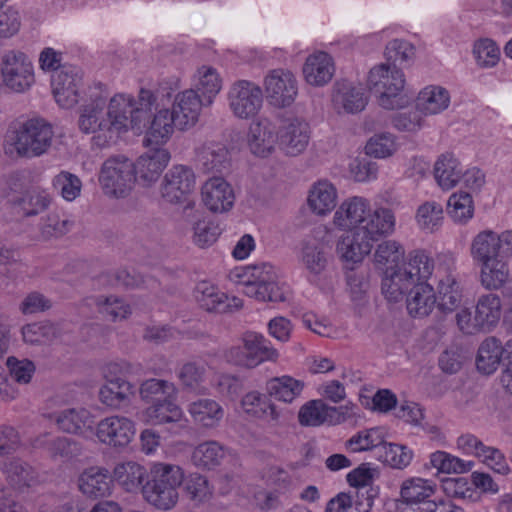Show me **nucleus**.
<instances>
[{
    "label": "nucleus",
    "mask_w": 512,
    "mask_h": 512,
    "mask_svg": "<svg viewBox=\"0 0 512 512\" xmlns=\"http://www.w3.org/2000/svg\"><path fill=\"white\" fill-rule=\"evenodd\" d=\"M95 304L98 312L111 321L125 319L131 313L130 306L117 296L100 295L95 298Z\"/></svg>",
    "instance_id": "864d4df0"
},
{
    "label": "nucleus",
    "mask_w": 512,
    "mask_h": 512,
    "mask_svg": "<svg viewBox=\"0 0 512 512\" xmlns=\"http://www.w3.org/2000/svg\"><path fill=\"white\" fill-rule=\"evenodd\" d=\"M275 142V135L271 124L267 121L253 122L248 133V145L251 152L258 156L271 153Z\"/></svg>",
    "instance_id": "ea45409f"
},
{
    "label": "nucleus",
    "mask_w": 512,
    "mask_h": 512,
    "mask_svg": "<svg viewBox=\"0 0 512 512\" xmlns=\"http://www.w3.org/2000/svg\"><path fill=\"white\" fill-rule=\"evenodd\" d=\"M176 127V120L168 109L159 110L153 117L147 131L148 144H163L172 135Z\"/></svg>",
    "instance_id": "a18cd8bd"
},
{
    "label": "nucleus",
    "mask_w": 512,
    "mask_h": 512,
    "mask_svg": "<svg viewBox=\"0 0 512 512\" xmlns=\"http://www.w3.org/2000/svg\"><path fill=\"white\" fill-rule=\"evenodd\" d=\"M457 445L467 454L480 458L483 463L499 474L509 471L507 461L500 450L486 446L481 440L472 434H465L458 438Z\"/></svg>",
    "instance_id": "6ab92c4d"
},
{
    "label": "nucleus",
    "mask_w": 512,
    "mask_h": 512,
    "mask_svg": "<svg viewBox=\"0 0 512 512\" xmlns=\"http://www.w3.org/2000/svg\"><path fill=\"white\" fill-rule=\"evenodd\" d=\"M372 247L370 242L355 230L339 240L337 253L346 262L358 263L370 253Z\"/></svg>",
    "instance_id": "4c0bfd02"
},
{
    "label": "nucleus",
    "mask_w": 512,
    "mask_h": 512,
    "mask_svg": "<svg viewBox=\"0 0 512 512\" xmlns=\"http://www.w3.org/2000/svg\"><path fill=\"white\" fill-rule=\"evenodd\" d=\"M404 250L395 241H384L378 245L375 252V263L378 265L398 266L403 258Z\"/></svg>",
    "instance_id": "0e129e2a"
},
{
    "label": "nucleus",
    "mask_w": 512,
    "mask_h": 512,
    "mask_svg": "<svg viewBox=\"0 0 512 512\" xmlns=\"http://www.w3.org/2000/svg\"><path fill=\"white\" fill-rule=\"evenodd\" d=\"M332 102L338 112L343 110L346 113L355 114L364 110L368 98L361 86L342 81L334 85Z\"/></svg>",
    "instance_id": "5701e85b"
},
{
    "label": "nucleus",
    "mask_w": 512,
    "mask_h": 512,
    "mask_svg": "<svg viewBox=\"0 0 512 512\" xmlns=\"http://www.w3.org/2000/svg\"><path fill=\"white\" fill-rule=\"evenodd\" d=\"M279 146L289 156L301 154L310 140L309 124L300 118L283 121L278 131Z\"/></svg>",
    "instance_id": "f3484780"
},
{
    "label": "nucleus",
    "mask_w": 512,
    "mask_h": 512,
    "mask_svg": "<svg viewBox=\"0 0 512 512\" xmlns=\"http://www.w3.org/2000/svg\"><path fill=\"white\" fill-rule=\"evenodd\" d=\"M369 203L362 197H352L344 201L334 215V223L341 229L355 231L362 226L368 213Z\"/></svg>",
    "instance_id": "bb28decb"
},
{
    "label": "nucleus",
    "mask_w": 512,
    "mask_h": 512,
    "mask_svg": "<svg viewBox=\"0 0 512 512\" xmlns=\"http://www.w3.org/2000/svg\"><path fill=\"white\" fill-rule=\"evenodd\" d=\"M395 227L393 212L387 208H378L369 212L363 225L356 231L373 246L380 238L391 234Z\"/></svg>",
    "instance_id": "393cba45"
},
{
    "label": "nucleus",
    "mask_w": 512,
    "mask_h": 512,
    "mask_svg": "<svg viewBox=\"0 0 512 512\" xmlns=\"http://www.w3.org/2000/svg\"><path fill=\"white\" fill-rule=\"evenodd\" d=\"M1 72L7 87L23 92L34 82L33 66L28 57L20 51H8L2 56Z\"/></svg>",
    "instance_id": "f8f14e48"
},
{
    "label": "nucleus",
    "mask_w": 512,
    "mask_h": 512,
    "mask_svg": "<svg viewBox=\"0 0 512 512\" xmlns=\"http://www.w3.org/2000/svg\"><path fill=\"white\" fill-rule=\"evenodd\" d=\"M147 476V469L134 461L118 463L113 470L114 480L129 493L141 492L143 494Z\"/></svg>",
    "instance_id": "c756f323"
},
{
    "label": "nucleus",
    "mask_w": 512,
    "mask_h": 512,
    "mask_svg": "<svg viewBox=\"0 0 512 512\" xmlns=\"http://www.w3.org/2000/svg\"><path fill=\"white\" fill-rule=\"evenodd\" d=\"M206 366L203 362H187L179 371V379L182 384L190 390H196L204 381Z\"/></svg>",
    "instance_id": "680f3d73"
},
{
    "label": "nucleus",
    "mask_w": 512,
    "mask_h": 512,
    "mask_svg": "<svg viewBox=\"0 0 512 512\" xmlns=\"http://www.w3.org/2000/svg\"><path fill=\"white\" fill-rule=\"evenodd\" d=\"M54 131L43 118H31L19 124L5 145V154L11 157L35 158L48 152Z\"/></svg>",
    "instance_id": "39448f33"
},
{
    "label": "nucleus",
    "mask_w": 512,
    "mask_h": 512,
    "mask_svg": "<svg viewBox=\"0 0 512 512\" xmlns=\"http://www.w3.org/2000/svg\"><path fill=\"white\" fill-rule=\"evenodd\" d=\"M53 185L60 191L62 197L68 201H72L79 196L82 186L80 179L69 172L58 174L53 180Z\"/></svg>",
    "instance_id": "338daca9"
},
{
    "label": "nucleus",
    "mask_w": 512,
    "mask_h": 512,
    "mask_svg": "<svg viewBox=\"0 0 512 512\" xmlns=\"http://www.w3.org/2000/svg\"><path fill=\"white\" fill-rule=\"evenodd\" d=\"M227 100L233 115L239 119H251L263 104V91L259 85L248 80L234 82L227 93Z\"/></svg>",
    "instance_id": "9d476101"
},
{
    "label": "nucleus",
    "mask_w": 512,
    "mask_h": 512,
    "mask_svg": "<svg viewBox=\"0 0 512 512\" xmlns=\"http://www.w3.org/2000/svg\"><path fill=\"white\" fill-rule=\"evenodd\" d=\"M183 480L184 472L179 465L152 462L143 489V498L158 510H171L178 502V487Z\"/></svg>",
    "instance_id": "20e7f679"
},
{
    "label": "nucleus",
    "mask_w": 512,
    "mask_h": 512,
    "mask_svg": "<svg viewBox=\"0 0 512 512\" xmlns=\"http://www.w3.org/2000/svg\"><path fill=\"white\" fill-rule=\"evenodd\" d=\"M510 351H512V339L507 341L505 346L496 337L486 338L479 346L476 366L477 369L486 375L494 373L500 365L504 354L510 359Z\"/></svg>",
    "instance_id": "b1692460"
},
{
    "label": "nucleus",
    "mask_w": 512,
    "mask_h": 512,
    "mask_svg": "<svg viewBox=\"0 0 512 512\" xmlns=\"http://www.w3.org/2000/svg\"><path fill=\"white\" fill-rule=\"evenodd\" d=\"M434 176L443 190L454 188L462 176L459 161L451 153L441 154L434 165Z\"/></svg>",
    "instance_id": "e433bc0d"
},
{
    "label": "nucleus",
    "mask_w": 512,
    "mask_h": 512,
    "mask_svg": "<svg viewBox=\"0 0 512 512\" xmlns=\"http://www.w3.org/2000/svg\"><path fill=\"white\" fill-rule=\"evenodd\" d=\"M501 300L496 294H485L479 297L473 317V325L481 331H489L500 320Z\"/></svg>",
    "instance_id": "473e14b6"
},
{
    "label": "nucleus",
    "mask_w": 512,
    "mask_h": 512,
    "mask_svg": "<svg viewBox=\"0 0 512 512\" xmlns=\"http://www.w3.org/2000/svg\"><path fill=\"white\" fill-rule=\"evenodd\" d=\"M336 188L327 181H319L310 190L308 205L318 215H325L336 207Z\"/></svg>",
    "instance_id": "37998d69"
},
{
    "label": "nucleus",
    "mask_w": 512,
    "mask_h": 512,
    "mask_svg": "<svg viewBox=\"0 0 512 512\" xmlns=\"http://www.w3.org/2000/svg\"><path fill=\"white\" fill-rule=\"evenodd\" d=\"M443 276L439 275L436 304L437 309L443 314H449L457 310L462 300V290L456 276L450 268L444 270Z\"/></svg>",
    "instance_id": "cd10ccee"
},
{
    "label": "nucleus",
    "mask_w": 512,
    "mask_h": 512,
    "mask_svg": "<svg viewBox=\"0 0 512 512\" xmlns=\"http://www.w3.org/2000/svg\"><path fill=\"white\" fill-rule=\"evenodd\" d=\"M194 296L200 308L207 312L231 313L239 310L243 305L241 299L229 298L208 282H200L195 288Z\"/></svg>",
    "instance_id": "a211bd4d"
},
{
    "label": "nucleus",
    "mask_w": 512,
    "mask_h": 512,
    "mask_svg": "<svg viewBox=\"0 0 512 512\" xmlns=\"http://www.w3.org/2000/svg\"><path fill=\"white\" fill-rule=\"evenodd\" d=\"M243 344H245L246 353H248L251 359L250 365H254V367L264 361H275L279 356L277 350L271 346L270 341L261 334L255 332L245 333Z\"/></svg>",
    "instance_id": "a19ab883"
},
{
    "label": "nucleus",
    "mask_w": 512,
    "mask_h": 512,
    "mask_svg": "<svg viewBox=\"0 0 512 512\" xmlns=\"http://www.w3.org/2000/svg\"><path fill=\"white\" fill-rule=\"evenodd\" d=\"M443 207L436 201H427L421 204L416 212V221L422 230L433 232L443 221Z\"/></svg>",
    "instance_id": "6e6d98bb"
},
{
    "label": "nucleus",
    "mask_w": 512,
    "mask_h": 512,
    "mask_svg": "<svg viewBox=\"0 0 512 512\" xmlns=\"http://www.w3.org/2000/svg\"><path fill=\"white\" fill-rule=\"evenodd\" d=\"M99 182L106 195L127 196L136 182L134 163L123 155L109 157L102 164Z\"/></svg>",
    "instance_id": "6e6552de"
},
{
    "label": "nucleus",
    "mask_w": 512,
    "mask_h": 512,
    "mask_svg": "<svg viewBox=\"0 0 512 512\" xmlns=\"http://www.w3.org/2000/svg\"><path fill=\"white\" fill-rule=\"evenodd\" d=\"M188 412L193 421L204 428L218 426L224 416V410L220 404L208 398L191 402L188 405Z\"/></svg>",
    "instance_id": "c9c22d12"
},
{
    "label": "nucleus",
    "mask_w": 512,
    "mask_h": 512,
    "mask_svg": "<svg viewBox=\"0 0 512 512\" xmlns=\"http://www.w3.org/2000/svg\"><path fill=\"white\" fill-rule=\"evenodd\" d=\"M304 384L290 376L275 377L266 382L265 391L270 398L277 401L291 403L298 397Z\"/></svg>",
    "instance_id": "79ce46f5"
},
{
    "label": "nucleus",
    "mask_w": 512,
    "mask_h": 512,
    "mask_svg": "<svg viewBox=\"0 0 512 512\" xmlns=\"http://www.w3.org/2000/svg\"><path fill=\"white\" fill-rule=\"evenodd\" d=\"M72 222L68 219H61L57 213H50L42 220L40 230L45 239L61 237L69 232Z\"/></svg>",
    "instance_id": "69168bd1"
},
{
    "label": "nucleus",
    "mask_w": 512,
    "mask_h": 512,
    "mask_svg": "<svg viewBox=\"0 0 512 512\" xmlns=\"http://www.w3.org/2000/svg\"><path fill=\"white\" fill-rule=\"evenodd\" d=\"M198 161L205 172L222 174L230 167L229 151L224 144L209 142L200 148Z\"/></svg>",
    "instance_id": "72a5a7b5"
},
{
    "label": "nucleus",
    "mask_w": 512,
    "mask_h": 512,
    "mask_svg": "<svg viewBox=\"0 0 512 512\" xmlns=\"http://www.w3.org/2000/svg\"><path fill=\"white\" fill-rule=\"evenodd\" d=\"M170 160V153L164 148L150 149L134 163L135 180L144 186L156 181Z\"/></svg>",
    "instance_id": "412c9836"
},
{
    "label": "nucleus",
    "mask_w": 512,
    "mask_h": 512,
    "mask_svg": "<svg viewBox=\"0 0 512 512\" xmlns=\"http://www.w3.org/2000/svg\"><path fill=\"white\" fill-rule=\"evenodd\" d=\"M195 184V174L191 168L175 165L166 172L162 179L161 196L171 204L184 203L193 192Z\"/></svg>",
    "instance_id": "ddd939ff"
},
{
    "label": "nucleus",
    "mask_w": 512,
    "mask_h": 512,
    "mask_svg": "<svg viewBox=\"0 0 512 512\" xmlns=\"http://www.w3.org/2000/svg\"><path fill=\"white\" fill-rule=\"evenodd\" d=\"M435 493V487L430 481L423 478H410L401 485L400 495L407 505H417L431 498Z\"/></svg>",
    "instance_id": "09e8293b"
},
{
    "label": "nucleus",
    "mask_w": 512,
    "mask_h": 512,
    "mask_svg": "<svg viewBox=\"0 0 512 512\" xmlns=\"http://www.w3.org/2000/svg\"><path fill=\"white\" fill-rule=\"evenodd\" d=\"M408 313L413 317L428 316L436 305V295L427 280H419L406 297Z\"/></svg>",
    "instance_id": "2f4dec72"
},
{
    "label": "nucleus",
    "mask_w": 512,
    "mask_h": 512,
    "mask_svg": "<svg viewBox=\"0 0 512 512\" xmlns=\"http://www.w3.org/2000/svg\"><path fill=\"white\" fill-rule=\"evenodd\" d=\"M90 102L83 105L78 120L81 132L93 133L94 144L98 147L109 145L123 133L118 112H113L112 98L107 105V96L102 94L101 85L90 89Z\"/></svg>",
    "instance_id": "f03ea898"
},
{
    "label": "nucleus",
    "mask_w": 512,
    "mask_h": 512,
    "mask_svg": "<svg viewBox=\"0 0 512 512\" xmlns=\"http://www.w3.org/2000/svg\"><path fill=\"white\" fill-rule=\"evenodd\" d=\"M385 444L384 433L380 428L359 431L346 441V448L352 452L372 450Z\"/></svg>",
    "instance_id": "5fc2aeb1"
},
{
    "label": "nucleus",
    "mask_w": 512,
    "mask_h": 512,
    "mask_svg": "<svg viewBox=\"0 0 512 512\" xmlns=\"http://www.w3.org/2000/svg\"><path fill=\"white\" fill-rule=\"evenodd\" d=\"M404 86V73L395 65L382 63L369 72L367 87L384 109H399L406 105L407 99L402 94Z\"/></svg>",
    "instance_id": "423d86ee"
},
{
    "label": "nucleus",
    "mask_w": 512,
    "mask_h": 512,
    "mask_svg": "<svg viewBox=\"0 0 512 512\" xmlns=\"http://www.w3.org/2000/svg\"><path fill=\"white\" fill-rule=\"evenodd\" d=\"M2 469L10 483L19 489L30 487L37 481V474L33 467L21 459L4 463Z\"/></svg>",
    "instance_id": "8fccbe9b"
},
{
    "label": "nucleus",
    "mask_w": 512,
    "mask_h": 512,
    "mask_svg": "<svg viewBox=\"0 0 512 512\" xmlns=\"http://www.w3.org/2000/svg\"><path fill=\"white\" fill-rule=\"evenodd\" d=\"M241 403L246 413L267 421L271 426L280 424L281 411L271 402L266 392H249L242 398Z\"/></svg>",
    "instance_id": "c85d7f7f"
},
{
    "label": "nucleus",
    "mask_w": 512,
    "mask_h": 512,
    "mask_svg": "<svg viewBox=\"0 0 512 512\" xmlns=\"http://www.w3.org/2000/svg\"><path fill=\"white\" fill-rule=\"evenodd\" d=\"M202 200L212 212L228 211L234 204V193L230 184L222 177L208 179L202 187Z\"/></svg>",
    "instance_id": "4be33fe9"
},
{
    "label": "nucleus",
    "mask_w": 512,
    "mask_h": 512,
    "mask_svg": "<svg viewBox=\"0 0 512 512\" xmlns=\"http://www.w3.org/2000/svg\"><path fill=\"white\" fill-rule=\"evenodd\" d=\"M434 268L433 260L425 251L411 252L401 266H389L382 279V293L390 302H399L419 280H428Z\"/></svg>",
    "instance_id": "7ed1b4c3"
},
{
    "label": "nucleus",
    "mask_w": 512,
    "mask_h": 512,
    "mask_svg": "<svg viewBox=\"0 0 512 512\" xmlns=\"http://www.w3.org/2000/svg\"><path fill=\"white\" fill-rule=\"evenodd\" d=\"M299 260L310 276H319L328 263L324 244L317 239L304 240L301 243Z\"/></svg>",
    "instance_id": "f704fd0d"
},
{
    "label": "nucleus",
    "mask_w": 512,
    "mask_h": 512,
    "mask_svg": "<svg viewBox=\"0 0 512 512\" xmlns=\"http://www.w3.org/2000/svg\"><path fill=\"white\" fill-rule=\"evenodd\" d=\"M329 419L328 405L321 399L308 401L298 413V420L302 426H320L325 422L329 423Z\"/></svg>",
    "instance_id": "603ef678"
},
{
    "label": "nucleus",
    "mask_w": 512,
    "mask_h": 512,
    "mask_svg": "<svg viewBox=\"0 0 512 512\" xmlns=\"http://www.w3.org/2000/svg\"><path fill=\"white\" fill-rule=\"evenodd\" d=\"M226 455V450L217 441L199 444L192 453V461L197 467L213 469L219 466Z\"/></svg>",
    "instance_id": "de8ad7c7"
},
{
    "label": "nucleus",
    "mask_w": 512,
    "mask_h": 512,
    "mask_svg": "<svg viewBox=\"0 0 512 512\" xmlns=\"http://www.w3.org/2000/svg\"><path fill=\"white\" fill-rule=\"evenodd\" d=\"M203 106H207L206 102L194 89H186L178 93L171 111L176 120V128L187 130L195 126Z\"/></svg>",
    "instance_id": "dca6fc26"
},
{
    "label": "nucleus",
    "mask_w": 512,
    "mask_h": 512,
    "mask_svg": "<svg viewBox=\"0 0 512 512\" xmlns=\"http://www.w3.org/2000/svg\"><path fill=\"white\" fill-rule=\"evenodd\" d=\"M193 229V241L200 248L212 245L221 234L219 226L210 221H198Z\"/></svg>",
    "instance_id": "774afa93"
},
{
    "label": "nucleus",
    "mask_w": 512,
    "mask_h": 512,
    "mask_svg": "<svg viewBox=\"0 0 512 512\" xmlns=\"http://www.w3.org/2000/svg\"><path fill=\"white\" fill-rule=\"evenodd\" d=\"M175 391L174 385L166 380L148 379L144 381L139 393L143 400L159 402L164 398H169Z\"/></svg>",
    "instance_id": "13d9d810"
},
{
    "label": "nucleus",
    "mask_w": 512,
    "mask_h": 512,
    "mask_svg": "<svg viewBox=\"0 0 512 512\" xmlns=\"http://www.w3.org/2000/svg\"><path fill=\"white\" fill-rule=\"evenodd\" d=\"M450 103L449 92L441 86H428L418 95L417 110L426 115L438 114L448 108Z\"/></svg>",
    "instance_id": "58836bf2"
},
{
    "label": "nucleus",
    "mask_w": 512,
    "mask_h": 512,
    "mask_svg": "<svg viewBox=\"0 0 512 512\" xmlns=\"http://www.w3.org/2000/svg\"><path fill=\"white\" fill-rule=\"evenodd\" d=\"M147 415L156 424H163L178 421L181 418L182 412L174 402L164 398L149 407Z\"/></svg>",
    "instance_id": "4d7b16f0"
},
{
    "label": "nucleus",
    "mask_w": 512,
    "mask_h": 512,
    "mask_svg": "<svg viewBox=\"0 0 512 512\" xmlns=\"http://www.w3.org/2000/svg\"><path fill=\"white\" fill-rule=\"evenodd\" d=\"M194 90L206 102L211 105L214 97L219 93L222 87V81L216 69L210 66H202L197 70L194 76Z\"/></svg>",
    "instance_id": "c03bdc74"
},
{
    "label": "nucleus",
    "mask_w": 512,
    "mask_h": 512,
    "mask_svg": "<svg viewBox=\"0 0 512 512\" xmlns=\"http://www.w3.org/2000/svg\"><path fill=\"white\" fill-rule=\"evenodd\" d=\"M60 430L89 438L94 434V417L85 408H66L53 414Z\"/></svg>",
    "instance_id": "aec40b11"
},
{
    "label": "nucleus",
    "mask_w": 512,
    "mask_h": 512,
    "mask_svg": "<svg viewBox=\"0 0 512 512\" xmlns=\"http://www.w3.org/2000/svg\"><path fill=\"white\" fill-rule=\"evenodd\" d=\"M156 104V96L148 89H140L138 98L119 94L112 97V111L118 112L123 124V131L136 129L141 131L146 127L153 107Z\"/></svg>",
    "instance_id": "0eeeda50"
},
{
    "label": "nucleus",
    "mask_w": 512,
    "mask_h": 512,
    "mask_svg": "<svg viewBox=\"0 0 512 512\" xmlns=\"http://www.w3.org/2000/svg\"><path fill=\"white\" fill-rule=\"evenodd\" d=\"M335 72L333 58L326 52H315L309 55L303 66L306 82L320 87L331 81Z\"/></svg>",
    "instance_id": "a878e982"
},
{
    "label": "nucleus",
    "mask_w": 512,
    "mask_h": 512,
    "mask_svg": "<svg viewBox=\"0 0 512 512\" xmlns=\"http://www.w3.org/2000/svg\"><path fill=\"white\" fill-rule=\"evenodd\" d=\"M383 445L385 449L382 456L384 463L396 469H404L410 464L413 453L406 446L393 443Z\"/></svg>",
    "instance_id": "052dcab7"
},
{
    "label": "nucleus",
    "mask_w": 512,
    "mask_h": 512,
    "mask_svg": "<svg viewBox=\"0 0 512 512\" xmlns=\"http://www.w3.org/2000/svg\"><path fill=\"white\" fill-rule=\"evenodd\" d=\"M99 441L114 448H124L135 435L134 422L123 416H110L99 421L95 432Z\"/></svg>",
    "instance_id": "2eb2a0df"
},
{
    "label": "nucleus",
    "mask_w": 512,
    "mask_h": 512,
    "mask_svg": "<svg viewBox=\"0 0 512 512\" xmlns=\"http://www.w3.org/2000/svg\"><path fill=\"white\" fill-rule=\"evenodd\" d=\"M185 490L189 498L198 503L207 501L212 495L208 479L198 473L190 474L185 483Z\"/></svg>",
    "instance_id": "bf43d9fd"
},
{
    "label": "nucleus",
    "mask_w": 512,
    "mask_h": 512,
    "mask_svg": "<svg viewBox=\"0 0 512 512\" xmlns=\"http://www.w3.org/2000/svg\"><path fill=\"white\" fill-rule=\"evenodd\" d=\"M474 55L481 67H493L500 57V50L496 43L490 39H482L474 46Z\"/></svg>",
    "instance_id": "e2e57ef3"
},
{
    "label": "nucleus",
    "mask_w": 512,
    "mask_h": 512,
    "mask_svg": "<svg viewBox=\"0 0 512 512\" xmlns=\"http://www.w3.org/2000/svg\"><path fill=\"white\" fill-rule=\"evenodd\" d=\"M447 212L454 222L466 224L474 215L472 196L466 192L453 193L447 203Z\"/></svg>",
    "instance_id": "3c124183"
},
{
    "label": "nucleus",
    "mask_w": 512,
    "mask_h": 512,
    "mask_svg": "<svg viewBox=\"0 0 512 512\" xmlns=\"http://www.w3.org/2000/svg\"><path fill=\"white\" fill-rule=\"evenodd\" d=\"M13 204L19 208L24 216H35L46 210L51 202L49 195L44 191L30 189L12 199Z\"/></svg>",
    "instance_id": "49530a36"
},
{
    "label": "nucleus",
    "mask_w": 512,
    "mask_h": 512,
    "mask_svg": "<svg viewBox=\"0 0 512 512\" xmlns=\"http://www.w3.org/2000/svg\"><path fill=\"white\" fill-rule=\"evenodd\" d=\"M132 370L131 364L127 362L112 363L108 366V372L114 373L115 377L107 375L106 384L99 391L100 401L113 409H121L129 405L131 397L135 393V387L126 377Z\"/></svg>",
    "instance_id": "1a4fd4ad"
},
{
    "label": "nucleus",
    "mask_w": 512,
    "mask_h": 512,
    "mask_svg": "<svg viewBox=\"0 0 512 512\" xmlns=\"http://www.w3.org/2000/svg\"><path fill=\"white\" fill-rule=\"evenodd\" d=\"M112 479L104 468L91 467L84 470L78 479L80 491L90 498L105 497L110 494Z\"/></svg>",
    "instance_id": "7c9ffc66"
},
{
    "label": "nucleus",
    "mask_w": 512,
    "mask_h": 512,
    "mask_svg": "<svg viewBox=\"0 0 512 512\" xmlns=\"http://www.w3.org/2000/svg\"><path fill=\"white\" fill-rule=\"evenodd\" d=\"M82 73L78 67L62 65L52 74L51 86L56 102L63 108H71L78 103Z\"/></svg>",
    "instance_id": "4468645a"
},
{
    "label": "nucleus",
    "mask_w": 512,
    "mask_h": 512,
    "mask_svg": "<svg viewBox=\"0 0 512 512\" xmlns=\"http://www.w3.org/2000/svg\"><path fill=\"white\" fill-rule=\"evenodd\" d=\"M470 255L480 266V282L487 290H498L509 278L507 260L512 257V231L479 232L471 241Z\"/></svg>",
    "instance_id": "f257e3e1"
},
{
    "label": "nucleus",
    "mask_w": 512,
    "mask_h": 512,
    "mask_svg": "<svg viewBox=\"0 0 512 512\" xmlns=\"http://www.w3.org/2000/svg\"><path fill=\"white\" fill-rule=\"evenodd\" d=\"M266 99L276 108L292 105L298 94V82L293 73L283 69L271 70L264 78Z\"/></svg>",
    "instance_id": "9b49d317"
}]
</instances>
